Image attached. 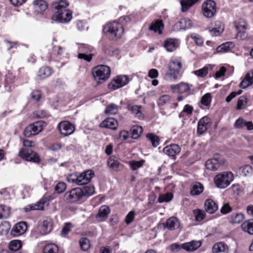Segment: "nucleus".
<instances>
[{
  "label": "nucleus",
  "mask_w": 253,
  "mask_h": 253,
  "mask_svg": "<svg viewBox=\"0 0 253 253\" xmlns=\"http://www.w3.org/2000/svg\"><path fill=\"white\" fill-rule=\"evenodd\" d=\"M253 83V72L250 71L247 73L244 80L240 84L239 86L241 88H246L252 85Z\"/></svg>",
  "instance_id": "nucleus-24"
},
{
  "label": "nucleus",
  "mask_w": 253,
  "mask_h": 253,
  "mask_svg": "<svg viewBox=\"0 0 253 253\" xmlns=\"http://www.w3.org/2000/svg\"><path fill=\"white\" fill-rule=\"evenodd\" d=\"M57 128L60 134L65 136L72 134L75 130V126L68 121L59 123Z\"/></svg>",
  "instance_id": "nucleus-11"
},
{
  "label": "nucleus",
  "mask_w": 253,
  "mask_h": 253,
  "mask_svg": "<svg viewBox=\"0 0 253 253\" xmlns=\"http://www.w3.org/2000/svg\"><path fill=\"white\" fill-rule=\"evenodd\" d=\"M110 74V68L106 65L97 66L92 71L93 78L98 84H102L106 81L109 78Z\"/></svg>",
  "instance_id": "nucleus-4"
},
{
  "label": "nucleus",
  "mask_w": 253,
  "mask_h": 253,
  "mask_svg": "<svg viewBox=\"0 0 253 253\" xmlns=\"http://www.w3.org/2000/svg\"><path fill=\"white\" fill-rule=\"evenodd\" d=\"M195 219L197 221H200L203 220L205 217V212L203 210L197 209L193 211Z\"/></svg>",
  "instance_id": "nucleus-49"
},
{
  "label": "nucleus",
  "mask_w": 253,
  "mask_h": 253,
  "mask_svg": "<svg viewBox=\"0 0 253 253\" xmlns=\"http://www.w3.org/2000/svg\"><path fill=\"white\" fill-rule=\"evenodd\" d=\"M95 192V188L93 186H85L83 190V197L84 196H90L92 195Z\"/></svg>",
  "instance_id": "nucleus-51"
},
{
  "label": "nucleus",
  "mask_w": 253,
  "mask_h": 253,
  "mask_svg": "<svg viewBox=\"0 0 253 253\" xmlns=\"http://www.w3.org/2000/svg\"><path fill=\"white\" fill-rule=\"evenodd\" d=\"M205 209L209 213H213L218 209L217 204L211 199H207L205 203Z\"/></svg>",
  "instance_id": "nucleus-26"
},
{
  "label": "nucleus",
  "mask_w": 253,
  "mask_h": 253,
  "mask_svg": "<svg viewBox=\"0 0 253 253\" xmlns=\"http://www.w3.org/2000/svg\"><path fill=\"white\" fill-rule=\"evenodd\" d=\"M10 228V224L7 221H3L0 223V235L7 233Z\"/></svg>",
  "instance_id": "nucleus-48"
},
{
  "label": "nucleus",
  "mask_w": 253,
  "mask_h": 253,
  "mask_svg": "<svg viewBox=\"0 0 253 253\" xmlns=\"http://www.w3.org/2000/svg\"><path fill=\"white\" fill-rule=\"evenodd\" d=\"M232 211V208L229 206L228 203L224 204L222 207L220 211L222 214H226Z\"/></svg>",
  "instance_id": "nucleus-63"
},
{
  "label": "nucleus",
  "mask_w": 253,
  "mask_h": 253,
  "mask_svg": "<svg viewBox=\"0 0 253 253\" xmlns=\"http://www.w3.org/2000/svg\"><path fill=\"white\" fill-rule=\"evenodd\" d=\"M182 68L181 62L177 59L172 60L168 65L169 70H178L180 71Z\"/></svg>",
  "instance_id": "nucleus-35"
},
{
  "label": "nucleus",
  "mask_w": 253,
  "mask_h": 253,
  "mask_svg": "<svg viewBox=\"0 0 253 253\" xmlns=\"http://www.w3.org/2000/svg\"><path fill=\"white\" fill-rule=\"evenodd\" d=\"M118 111V107L117 105L111 103L108 105L104 113L110 115H114L117 113Z\"/></svg>",
  "instance_id": "nucleus-44"
},
{
  "label": "nucleus",
  "mask_w": 253,
  "mask_h": 253,
  "mask_svg": "<svg viewBox=\"0 0 253 253\" xmlns=\"http://www.w3.org/2000/svg\"><path fill=\"white\" fill-rule=\"evenodd\" d=\"M83 197V190L77 187L66 192L64 196V200L67 203H77Z\"/></svg>",
  "instance_id": "nucleus-6"
},
{
  "label": "nucleus",
  "mask_w": 253,
  "mask_h": 253,
  "mask_svg": "<svg viewBox=\"0 0 253 253\" xmlns=\"http://www.w3.org/2000/svg\"><path fill=\"white\" fill-rule=\"evenodd\" d=\"M193 72L198 77H204L208 73V68L207 67H204L202 69L195 71Z\"/></svg>",
  "instance_id": "nucleus-55"
},
{
  "label": "nucleus",
  "mask_w": 253,
  "mask_h": 253,
  "mask_svg": "<svg viewBox=\"0 0 253 253\" xmlns=\"http://www.w3.org/2000/svg\"><path fill=\"white\" fill-rule=\"evenodd\" d=\"M179 220L175 217L172 216L167 219L164 224V227L169 230H174L180 227Z\"/></svg>",
  "instance_id": "nucleus-16"
},
{
  "label": "nucleus",
  "mask_w": 253,
  "mask_h": 253,
  "mask_svg": "<svg viewBox=\"0 0 253 253\" xmlns=\"http://www.w3.org/2000/svg\"><path fill=\"white\" fill-rule=\"evenodd\" d=\"M69 3L65 0L55 1L53 6L55 8V14L51 17L52 20L61 23L67 22L72 18V12L67 9Z\"/></svg>",
  "instance_id": "nucleus-1"
},
{
  "label": "nucleus",
  "mask_w": 253,
  "mask_h": 253,
  "mask_svg": "<svg viewBox=\"0 0 253 253\" xmlns=\"http://www.w3.org/2000/svg\"><path fill=\"white\" fill-rule=\"evenodd\" d=\"M94 176V171L91 169H88L81 173L70 174L68 175L67 179L70 183L81 186L89 183Z\"/></svg>",
  "instance_id": "nucleus-2"
},
{
  "label": "nucleus",
  "mask_w": 253,
  "mask_h": 253,
  "mask_svg": "<svg viewBox=\"0 0 253 253\" xmlns=\"http://www.w3.org/2000/svg\"><path fill=\"white\" fill-rule=\"evenodd\" d=\"M241 227L244 231L253 235V219L244 222L241 225Z\"/></svg>",
  "instance_id": "nucleus-32"
},
{
  "label": "nucleus",
  "mask_w": 253,
  "mask_h": 253,
  "mask_svg": "<svg viewBox=\"0 0 253 253\" xmlns=\"http://www.w3.org/2000/svg\"><path fill=\"white\" fill-rule=\"evenodd\" d=\"M246 122L243 119L240 118L235 122L234 126L236 128H242L245 126Z\"/></svg>",
  "instance_id": "nucleus-62"
},
{
  "label": "nucleus",
  "mask_w": 253,
  "mask_h": 253,
  "mask_svg": "<svg viewBox=\"0 0 253 253\" xmlns=\"http://www.w3.org/2000/svg\"><path fill=\"white\" fill-rule=\"evenodd\" d=\"M181 76L180 75V71L178 70H168L165 74L164 79L166 80H171L175 81L179 80Z\"/></svg>",
  "instance_id": "nucleus-28"
},
{
  "label": "nucleus",
  "mask_w": 253,
  "mask_h": 253,
  "mask_svg": "<svg viewBox=\"0 0 253 253\" xmlns=\"http://www.w3.org/2000/svg\"><path fill=\"white\" fill-rule=\"evenodd\" d=\"M228 248L226 244L219 242L215 244L212 248L213 253H227Z\"/></svg>",
  "instance_id": "nucleus-27"
},
{
  "label": "nucleus",
  "mask_w": 253,
  "mask_h": 253,
  "mask_svg": "<svg viewBox=\"0 0 253 253\" xmlns=\"http://www.w3.org/2000/svg\"><path fill=\"white\" fill-rule=\"evenodd\" d=\"M72 226L70 223H66L65 226L62 228L61 231V234L62 236H65L70 231Z\"/></svg>",
  "instance_id": "nucleus-61"
},
{
  "label": "nucleus",
  "mask_w": 253,
  "mask_h": 253,
  "mask_svg": "<svg viewBox=\"0 0 253 253\" xmlns=\"http://www.w3.org/2000/svg\"><path fill=\"white\" fill-rule=\"evenodd\" d=\"M45 126V123L42 121L34 122L28 126L24 131V135L26 137H31L39 134Z\"/></svg>",
  "instance_id": "nucleus-7"
},
{
  "label": "nucleus",
  "mask_w": 253,
  "mask_h": 253,
  "mask_svg": "<svg viewBox=\"0 0 253 253\" xmlns=\"http://www.w3.org/2000/svg\"><path fill=\"white\" fill-rule=\"evenodd\" d=\"M192 21L188 18L181 19L177 22L174 26V29L176 30H185L192 27Z\"/></svg>",
  "instance_id": "nucleus-19"
},
{
  "label": "nucleus",
  "mask_w": 253,
  "mask_h": 253,
  "mask_svg": "<svg viewBox=\"0 0 253 253\" xmlns=\"http://www.w3.org/2000/svg\"><path fill=\"white\" fill-rule=\"evenodd\" d=\"M128 109L134 114L137 118L141 119L142 118V113L141 112V106L138 105L129 106Z\"/></svg>",
  "instance_id": "nucleus-45"
},
{
  "label": "nucleus",
  "mask_w": 253,
  "mask_h": 253,
  "mask_svg": "<svg viewBox=\"0 0 253 253\" xmlns=\"http://www.w3.org/2000/svg\"><path fill=\"white\" fill-rule=\"evenodd\" d=\"M43 252V253H57L58 247L54 244H48L44 247Z\"/></svg>",
  "instance_id": "nucleus-38"
},
{
  "label": "nucleus",
  "mask_w": 253,
  "mask_h": 253,
  "mask_svg": "<svg viewBox=\"0 0 253 253\" xmlns=\"http://www.w3.org/2000/svg\"><path fill=\"white\" fill-rule=\"evenodd\" d=\"M147 137L151 141L153 147H156L159 145L160 139L157 135L152 133H148L147 135Z\"/></svg>",
  "instance_id": "nucleus-47"
},
{
  "label": "nucleus",
  "mask_w": 253,
  "mask_h": 253,
  "mask_svg": "<svg viewBox=\"0 0 253 253\" xmlns=\"http://www.w3.org/2000/svg\"><path fill=\"white\" fill-rule=\"evenodd\" d=\"M201 244L202 243L200 241H192L183 244L182 248L188 252H193L198 249L201 246Z\"/></svg>",
  "instance_id": "nucleus-23"
},
{
  "label": "nucleus",
  "mask_w": 253,
  "mask_h": 253,
  "mask_svg": "<svg viewBox=\"0 0 253 253\" xmlns=\"http://www.w3.org/2000/svg\"><path fill=\"white\" fill-rule=\"evenodd\" d=\"M52 52L53 54L56 55L57 56H61L63 55V53L65 51L64 48L61 47V46H53L52 47Z\"/></svg>",
  "instance_id": "nucleus-54"
},
{
  "label": "nucleus",
  "mask_w": 253,
  "mask_h": 253,
  "mask_svg": "<svg viewBox=\"0 0 253 253\" xmlns=\"http://www.w3.org/2000/svg\"><path fill=\"white\" fill-rule=\"evenodd\" d=\"M203 190V185L199 182H196L193 184L190 193L192 195H198L202 193Z\"/></svg>",
  "instance_id": "nucleus-34"
},
{
  "label": "nucleus",
  "mask_w": 253,
  "mask_h": 253,
  "mask_svg": "<svg viewBox=\"0 0 253 253\" xmlns=\"http://www.w3.org/2000/svg\"><path fill=\"white\" fill-rule=\"evenodd\" d=\"M19 156L27 161L39 163L40 158L38 154L29 149H21L19 152Z\"/></svg>",
  "instance_id": "nucleus-10"
},
{
  "label": "nucleus",
  "mask_w": 253,
  "mask_h": 253,
  "mask_svg": "<svg viewBox=\"0 0 253 253\" xmlns=\"http://www.w3.org/2000/svg\"><path fill=\"white\" fill-rule=\"evenodd\" d=\"M179 45L178 40L175 39H168L165 42L164 46L168 51H172L176 49Z\"/></svg>",
  "instance_id": "nucleus-22"
},
{
  "label": "nucleus",
  "mask_w": 253,
  "mask_h": 253,
  "mask_svg": "<svg viewBox=\"0 0 253 253\" xmlns=\"http://www.w3.org/2000/svg\"><path fill=\"white\" fill-rule=\"evenodd\" d=\"M110 211V209L108 206L106 205L102 206L99 209L96 217L101 219H105L107 217Z\"/></svg>",
  "instance_id": "nucleus-29"
},
{
  "label": "nucleus",
  "mask_w": 253,
  "mask_h": 253,
  "mask_svg": "<svg viewBox=\"0 0 253 253\" xmlns=\"http://www.w3.org/2000/svg\"><path fill=\"white\" fill-rule=\"evenodd\" d=\"M100 127L115 130L118 126V121L113 118H108L100 125Z\"/></svg>",
  "instance_id": "nucleus-18"
},
{
  "label": "nucleus",
  "mask_w": 253,
  "mask_h": 253,
  "mask_svg": "<svg viewBox=\"0 0 253 253\" xmlns=\"http://www.w3.org/2000/svg\"><path fill=\"white\" fill-rule=\"evenodd\" d=\"M233 180V174L231 172L225 171L217 174L214 178V182L217 187L224 189L228 186Z\"/></svg>",
  "instance_id": "nucleus-5"
},
{
  "label": "nucleus",
  "mask_w": 253,
  "mask_h": 253,
  "mask_svg": "<svg viewBox=\"0 0 253 253\" xmlns=\"http://www.w3.org/2000/svg\"><path fill=\"white\" fill-rule=\"evenodd\" d=\"M224 31V26L222 24H220L218 28H215L210 31L211 35L214 36H217L220 35Z\"/></svg>",
  "instance_id": "nucleus-56"
},
{
  "label": "nucleus",
  "mask_w": 253,
  "mask_h": 253,
  "mask_svg": "<svg viewBox=\"0 0 253 253\" xmlns=\"http://www.w3.org/2000/svg\"><path fill=\"white\" fill-rule=\"evenodd\" d=\"M210 119L207 116L204 117L201 119L198 124V133L202 134L204 132H205L208 128L210 126Z\"/></svg>",
  "instance_id": "nucleus-15"
},
{
  "label": "nucleus",
  "mask_w": 253,
  "mask_h": 253,
  "mask_svg": "<svg viewBox=\"0 0 253 253\" xmlns=\"http://www.w3.org/2000/svg\"><path fill=\"white\" fill-rule=\"evenodd\" d=\"M204 16L210 18L214 16L216 13V3L212 0H207L204 2L202 6Z\"/></svg>",
  "instance_id": "nucleus-8"
},
{
  "label": "nucleus",
  "mask_w": 253,
  "mask_h": 253,
  "mask_svg": "<svg viewBox=\"0 0 253 253\" xmlns=\"http://www.w3.org/2000/svg\"><path fill=\"white\" fill-rule=\"evenodd\" d=\"M211 99L210 93H206L202 97L201 102L203 105L208 106L211 102Z\"/></svg>",
  "instance_id": "nucleus-57"
},
{
  "label": "nucleus",
  "mask_w": 253,
  "mask_h": 253,
  "mask_svg": "<svg viewBox=\"0 0 253 253\" xmlns=\"http://www.w3.org/2000/svg\"><path fill=\"white\" fill-rule=\"evenodd\" d=\"M103 32L111 40H117L122 37L124 34L123 25L119 22L113 21L106 24Z\"/></svg>",
  "instance_id": "nucleus-3"
},
{
  "label": "nucleus",
  "mask_w": 253,
  "mask_h": 253,
  "mask_svg": "<svg viewBox=\"0 0 253 253\" xmlns=\"http://www.w3.org/2000/svg\"><path fill=\"white\" fill-rule=\"evenodd\" d=\"M199 0H181L180 4L182 12H186Z\"/></svg>",
  "instance_id": "nucleus-33"
},
{
  "label": "nucleus",
  "mask_w": 253,
  "mask_h": 253,
  "mask_svg": "<svg viewBox=\"0 0 253 253\" xmlns=\"http://www.w3.org/2000/svg\"><path fill=\"white\" fill-rule=\"evenodd\" d=\"M244 219V215L241 213L233 214L229 218V222L233 224H238L241 222Z\"/></svg>",
  "instance_id": "nucleus-37"
},
{
  "label": "nucleus",
  "mask_w": 253,
  "mask_h": 253,
  "mask_svg": "<svg viewBox=\"0 0 253 253\" xmlns=\"http://www.w3.org/2000/svg\"><path fill=\"white\" fill-rule=\"evenodd\" d=\"M239 171L242 175L247 176L252 173L253 169L250 165H246L241 167L239 169Z\"/></svg>",
  "instance_id": "nucleus-50"
},
{
  "label": "nucleus",
  "mask_w": 253,
  "mask_h": 253,
  "mask_svg": "<svg viewBox=\"0 0 253 253\" xmlns=\"http://www.w3.org/2000/svg\"><path fill=\"white\" fill-rule=\"evenodd\" d=\"M180 150L178 145L173 144L165 147L163 149V152L169 156L174 157L180 152Z\"/></svg>",
  "instance_id": "nucleus-17"
},
{
  "label": "nucleus",
  "mask_w": 253,
  "mask_h": 253,
  "mask_svg": "<svg viewBox=\"0 0 253 253\" xmlns=\"http://www.w3.org/2000/svg\"><path fill=\"white\" fill-rule=\"evenodd\" d=\"M108 165L109 167L116 171L121 170L123 166L121 164L118 159L114 156H111L108 160Z\"/></svg>",
  "instance_id": "nucleus-21"
},
{
  "label": "nucleus",
  "mask_w": 253,
  "mask_h": 253,
  "mask_svg": "<svg viewBox=\"0 0 253 253\" xmlns=\"http://www.w3.org/2000/svg\"><path fill=\"white\" fill-rule=\"evenodd\" d=\"M132 137L133 139L138 138L142 133L143 129L141 126H134L131 128Z\"/></svg>",
  "instance_id": "nucleus-41"
},
{
  "label": "nucleus",
  "mask_w": 253,
  "mask_h": 253,
  "mask_svg": "<svg viewBox=\"0 0 253 253\" xmlns=\"http://www.w3.org/2000/svg\"><path fill=\"white\" fill-rule=\"evenodd\" d=\"M45 201L41 200L38 202L36 204L30 206L29 208L26 207L24 209L25 211H28L30 210H41L43 209V206Z\"/></svg>",
  "instance_id": "nucleus-39"
},
{
  "label": "nucleus",
  "mask_w": 253,
  "mask_h": 253,
  "mask_svg": "<svg viewBox=\"0 0 253 253\" xmlns=\"http://www.w3.org/2000/svg\"><path fill=\"white\" fill-rule=\"evenodd\" d=\"M10 214V209L3 205H0V219L7 218Z\"/></svg>",
  "instance_id": "nucleus-36"
},
{
  "label": "nucleus",
  "mask_w": 253,
  "mask_h": 253,
  "mask_svg": "<svg viewBox=\"0 0 253 253\" xmlns=\"http://www.w3.org/2000/svg\"><path fill=\"white\" fill-rule=\"evenodd\" d=\"M170 96L168 94H165L161 96L157 101L159 106H164L166 104L169 102Z\"/></svg>",
  "instance_id": "nucleus-52"
},
{
  "label": "nucleus",
  "mask_w": 253,
  "mask_h": 253,
  "mask_svg": "<svg viewBox=\"0 0 253 253\" xmlns=\"http://www.w3.org/2000/svg\"><path fill=\"white\" fill-rule=\"evenodd\" d=\"M190 37L194 40L195 42L198 45L200 46L203 44V39L199 35L196 34H192L190 35Z\"/></svg>",
  "instance_id": "nucleus-59"
},
{
  "label": "nucleus",
  "mask_w": 253,
  "mask_h": 253,
  "mask_svg": "<svg viewBox=\"0 0 253 253\" xmlns=\"http://www.w3.org/2000/svg\"><path fill=\"white\" fill-rule=\"evenodd\" d=\"M235 44L232 42H226L222 43L216 48L217 52H226L233 48Z\"/></svg>",
  "instance_id": "nucleus-31"
},
{
  "label": "nucleus",
  "mask_w": 253,
  "mask_h": 253,
  "mask_svg": "<svg viewBox=\"0 0 253 253\" xmlns=\"http://www.w3.org/2000/svg\"><path fill=\"white\" fill-rule=\"evenodd\" d=\"M221 164L217 158H212L207 160L205 163L206 168L211 171L216 170Z\"/></svg>",
  "instance_id": "nucleus-25"
},
{
  "label": "nucleus",
  "mask_w": 253,
  "mask_h": 253,
  "mask_svg": "<svg viewBox=\"0 0 253 253\" xmlns=\"http://www.w3.org/2000/svg\"><path fill=\"white\" fill-rule=\"evenodd\" d=\"M173 198V194L170 192L160 195L158 198V202L160 203L164 202H169Z\"/></svg>",
  "instance_id": "nucleus-42"
},
{
  "label": "nucleus",
  "mask_w": 253,
  "mask_h": 253,
  "mask_svg": "<svg viewBox=\"0 0 253 253\" xmlns=\"http://www.w3.org/2000/svg\"><path fill=\"white\" fill-rule=\"evenodd\" d=\"M51 74V70L47 67H42L39 71L38 76L41 78H45Z\"/></svg>",
  "instance_id": "nucleus-40"
},
{
  "label": "nucleus",
  "mask_w": 253,
  "mask_h": 253,
  "mask_svg": "<svg viewBox=\"0 0 253 253\" xmlns=\"http://www.w3.org/2000/svg\"><path fill=\"white\" fill-rule=\"evenodd\" d=\"M163 28L164 24L162 21L160 20H157L149 27L150 30L153 31L155 33H158L159 34L162 33Z\"/></svg>",
  "instance_id": "nucleus-30"
},
{
  "label": "nucleus",
  "mask_w": 253,
  "mask_h": 253,
  "mask_svg": "<svg viewBox=\"0 0 253 253\" xmlns=\"http://www.w3.org/2000/svg\"><path fill=\"white\" fill-rule=\"evenodd\" d=\"M27 226L25 222L21 221L16 224L12 228L10 234L14 236H18L23 234L27 230Z\"/></svg>",
  "instance_id": "nucleus-13"
},
{
  "label": "nucleus",
  "mask_w": 253,
  "mask_h": 253,
  "mask_svg": "<svg viewBox=\"0 0 253 253\" xmlns=\"http://www.w3.org/2000/svg\"><path fill=\"white\" fill-rule=\"evenodd\" d=\"M247 103V98L245 96H242L238 99L237 109L240 110L244 108Z\"/></svg>",
  "instance_id": "nucleus-53"
},
{
  "label": "nucleus",
  "mask_w": 253,
  "mask_h": 253,
  "mask_svg": "<svg viewBox=\"0 0 253 253\" xmlns=\"http://www.w3.org/2000/svg\"><path fill=\"white\" fill-rule=\"evenodd\" d=\"M32 98L36 101L40 100L41 97V93L39 90H35L31 93Z\"/></svg>",
  "instance_id": "nucleus-64"
},
{
  "label": "nucleus",
  "mask_w": 253,
  "mask_h": 253,
  "mask_svg": "<svg viewBox=\"0 0 253 253\" xmlns=\"http://www.w3.org/2000/svg\"><path fill=\"white\" fill-rule=\"evenodd\" d=\"M129 81L127 76L120 75L114 78L108 84V87L116 90L126 85Z\"/></svg>",
  "instance_id": "nucleus-9"
},
{
  "label": "nucleus",
  "mask_w": 253,
  "mask_h": 253,
  "mask_svg": "<svg viewBox=\"0 0 253 253\" xmlns=\"http://www.w3.org/2000/svg\"><path fill=\"white\" fill-rule=\"evenodd\" d=\"M22 246L21 241L18 240H12L9 244V250L16 251L19 250Z\"/></svg>",
  "instance_id": "nucleus-43"
},
{
  "label": "nucleus",
  "mask_w": 253,
  "mask_h": 253,
  "mask_svg": "<svg viewBox=\"0 0 253 253\" xmlns=\"http://www.w3.org/2000/svg\"><path fill=\"white\" fill-rule=\"evenodd\" d=\"M35 13L40 14L45 11L47 8V4L43 0H36L33 2Z\"/></svg>",
  "instance_id": "nucleus-20"
},
{
  "label": "nucleus",
  "mask_w": 253,
  "mask_h": 253,
  "mask_svg": "<svg viewBox=\"0 0 253 253\" xmlns=\"http://www.w3.org/2000/svg\"><path fill=\"white\" fill-rule=\"evenodd\" d=\"M52 228V222L50 218L43 220L39 225V230L42 234H46L51 232Z\"/></svg>",
  "instance_id": "nucleus-14"
},
{
  "label": "nucleus",
  "mask_w": 253,
  "mask_h": 253,
  "mask_svg": "<svg viewBox=\"0 0 253 253\" xmlns=\"http://www.w3.org/2000/svg\"><path fill=\"white\" fill-rule=\"evenodd\" d=\"M192 86L191 84L181 82L177 84H171L170 88L173 92L182 94L188 93Z\"/></svg>",
  "instance_id": "nucleus-12"
},
{
  "label": "nucleus",
  "mask_w": 253,
  "mask_h": 253,
  "mask_svg": "<svg viewBox=\"0 0 253 253\" xmlns=\"http://www.w3.org/2000/svg\"><path fill=\"white\" fill-rule=\"evenodd\" d=\"M66 189V184L64 182H59L56 184L55 187V191L58 193H61L63 192Z\"/></svg>",
  "instance_id": "nucleus-58"
},
{
  "label": "nucleus",
  "mask_w": 253,
  "mask_h": 253,
  "mask_svg": "<svg viewBox=\"0 0 253 253\" xmlns=\"http://www.w3.org/2000/svg\"><path fill=\"white\" fill-rule=\"evenodd\" d=\"M80 245L83 251H87L90 248V242L89 240L85 237L82 238L80 240Z\"/></svg>",
  "instance_id": "nucleus-46"
},
{
  "label": "nucleus",
  "mask_w": 253,
  "mask_h": 253,
  "mask_svg": "<svg viewBox=\"0 0 253 253\" xmlns=\"http://www.w3.org/2000/svg\"><path fill=\"white\" fill-rule=\"evenodd\" d=\"M143 163L144 161H131L130 162L129 165L132 169L136 170L141 167L143 165Z\"/></svg>",
  "instance_id": "nucleus-60"
}]
</instances>
